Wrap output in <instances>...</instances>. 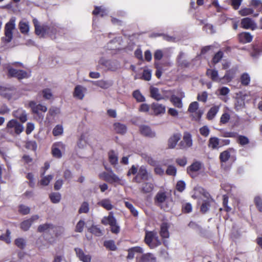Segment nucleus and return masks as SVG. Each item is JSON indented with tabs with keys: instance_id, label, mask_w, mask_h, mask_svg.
I'll return each instance as SVG.
<instances>
[{
	"instance_id": "4",
	"label": "nucleus",
	"mask_w": 262,
	"mask_h": 262,
	"mask_svg": "<svg viewBox=\"0 0 262 262\" xmlns=\"http://www.w3.org/2000/svg\"><path fill=\"white\" fill-rule=\"evenodd\" d=\"M66 145L62 142H57L54 143L52 147V154L53 157L60 158L62 153L65 151Z\"/></svg>"
},
{
	"instance_id": "58",
	"label": "nucleus",
	"mask_w": 262,
	"mask_h": 262,
	"mask_svg": "<svg viewBox=\"0 0 262 262\" xmlns=\"http://www.w3.org/2000/svg\"><path fill=\"white\" fill-rule=\"evenodd\" d=\"M133 97L138 102H143L145 101L144 97L141 94L139 91L136 90L133 92Z\"/></svg>"
},
{
	"instance_id": "15",
	"label": "nucleus",
	"mask_w": 262,
	"mask_h": 262,
	"mask_svg": "<svg viewBox=\"0 0 262 262\" xmlns=\"http://www.w3.org/2000/svg\"><path fill=\"white\" fill-rule=\"evenodd\" d=\"M29 106L33 112L35 114H38L40 112H46L47 111V107L46 106L40 104H36L34 101H31L29 103Z\"/></svg>"
},
{
	"instance_id": "54",
	"label": "nucleus",
	"mask_w": 262,
	"mask_h": 262,
	"mask_svg": "<svg viewBox=\"0 0 262 262\" xmlns=\"http://www.w3.org/2000/svg\"><path fill=\"white\" fill-rule=\"evenodd\" d=\"M63 131V127L61 125H57L53 128L52 133L54 136H59L62 134Z\"/></svg>"
},
{
	"instance_id": "10",
	"label": "nucleus",
	"mask_w": 262,
	"mask_h": 262,
	"mask_svg": "<svg viewBox=\"0 0 262 262\" xmlns=\"http://www.w3.org/2000/svg\"><path fill=\"white\" fill-rule=\"evenodd\" d=\"M241 26L245 29L254 30L256 29V24L253 20L249 17L243 18L241 20Z\"/></svg>"
},
{
	"instance_id": "51",
	"label": "nucleus",
	"mask_w": 262,
	"mask_h": 262,
	"mask_svg": "<svg viewBox=\"0 0 262 262\" xmlns=\"http://www.w3.org/2000/svg\"><path fill=\"white\" fill-rule=\"evenodd\" d=\"M104 246L110 250L115 251L117 247L115 245V242L113 240H108L105 241L104 243Z\"/></svg>"
},
{
	"instance_id": "12",
	"label": "nucleus",
	"mask_w": 262,
	"mask_h": 262,
	"mask_svg": "<svg viewBox=\"0 0 262 262\" xmlns=\"http://www.w3.org/2000/svg\"><path fill=\"white\" fill-rule=\"evenodd\" d=\"M201 167L202 164L200 162H194L187 168V172L192 178H194L196 176V172L201 169Z\"/></svg>"
},
{
	"instance_id": "31",
	"label": "nucleus",
	"mask_w": 262,
	"mask_h": 262,
	"mask_svg": "<svg viewBox=\"0 0 262 262\" xmlns=\"http://www.w3.org/2000/svg\"><path fill=\"white\" fill-rule=\"evenodd\" d=\"M98 205L103 207L107 210H111L113 208L110 200L108 199H102L98 202Z\"/></svg>"
},
{
	"instance_id": "53",
	"label": "nucleus",
	"mask_w": 262,
	"mask_h": 262,
	"mask_svg": "<svg viewBox=\"0 0 262 262\" xmlns=\"http://www.w3.org/2000/svg\"><path fill=\"white\" fill-rule=\"evenodd\" d=\"M53 179V176L52 175L45 176L40 180L39 183L41 185L47 186Z\"/></svg>"
},
{
	"instance_id": "43",
	"label": "nucleus",
	"mask_w": 262,
	"mask_h": 262,
	"mask_svg": "<svg viewBox=\"0 0 262 262\" xmlns=\"http://www.w3.org/2000/svg\"><path fill=\"white\" fill-rule=\"evenodd\" d=\"M89 230L91 233L97 236L103 235L102 231L97 226H92L89 229Z\"/></svg>"
},
{
	"instance_id": "47",
	"label": "nucleus",
	"mask_w": 262,
	"mask_h": 262,
	"mask_svg": "<svg viewBox=\"0 0 262 262\" xmlns=\"http://www.w3.org/2000/svg\"><path fill=\"white\" fill-rule=\"evenodd\" d=\"M238 134L234 132H228L225 130H222L221 136L225 138H236Z\"/></svg>"
},
{
	"instance_id": "39",
	"label": "nucleus",
	"mask_w": 262,
	"mask_h": 262,
	"mask_svg": "<svg viewBox=\"0 0 262 262\" xmlns=\"http://www.w3.org/2000/svg\"><path fill=\"white\" fill-rule=\"evenodd\" d=\"M108 159L112 165H116L118 164V156L114 150H111L108 152Z\"/></svg>"
},
{
	"instance_id": "23",
	"label": "nucleus",
	"mask_w": 262,
	"mask_h": 262,
	"mask_svg": "<svg viewBox=\"0 0 262 262\" xmlns=\"http://www.w3.org/2000/svg\"><path fill=\"white\" fill-rule=\"evenodd\" d=\"M137 177H140L141 179L148 180L151 178V176L148 173L146 167L144 166H141L138 172Z\"/></svg>"
},
{
	"instance_id": "49",
	"label": "nucleus",
	"mask_w": 262,
	"mask_h": 262,
	"mask_svg": "<svg viewBox=\"0 0 262 262\" xmlns=\"http://www.w3.org/2000/svg\"><path fill=\"white\" fill-rule=\"evenodd\" d=\"M89 204L86 202H83L78 210L79 213H86L89 211Z\"/></svg>"
},
{
	"instance_id": "59",
	"label": "nucleus",
	"mask_w": 262,
	"mask_h": 262,
	"mask_svg": "<svg viewBox=\"0 0 262 262\" xmlns=\"http://www.w3.org/2000/svg\"><path fill=\"white\" fill-rule=\"evenodd\" d=\"M125 206L128 208L133 215H134L135 216H137L138 214V211L135 208V207L133 206V205L128 202H125Z\"/></svg>"
},
{
	"instance_id": "40",
	"label": "nucleus",
	"mask_w": 262,
	"mask_h": 262,
	"mask_svg": "<svg viewBox=\"0 0 262 262\" xmlns=\"http://www.w3.org/2000/svg\"><path fill=\"white\" fill-rule=\"evenodd\" d=\"M160 235L163 238H168L169 236L168 230V225L166 223H163L161 226Z\"/></svg>"
},
{
	"instance_id": "6",
	"label": "nucleus",
	"mask_w": 262,
	"mask_h": 262,
	"mask_svg": "<svg viewBox=\"0 0 262 262\" xmlns=\"http://www.w3.org/2000/svg\"><path fill=\"white\" fill-rule=\"evenodd\" d=\"M141 254L137 256L136 262H157V257L155 254L150 252Z\"/></svg>"
},
{
	"instance_id": "35",
	"label": "nucleus",
	"mask_w": 262,
	"mask_h": 262,
	"mask_svg": "<svg viewBox=\"0 0 262 262\" xmlns=\"http://www.w3.org/2000/svg\"><path fill=\"white\" fill-rule=\"evenodd\" d=\"M220 110L219 106H213L210 108L207 114V118L208 120H212L215 116Z\"/></svg>"
},
{
	"instance_id": "34",
	"label": "nucleus",
	"mask_w": 262,
	"mask_h": 262,
	"mask_svg": "<svg viewBox=\"0 0 262 262\" xmlns=\"http://www.w3.org/2000/svg\"><path fill=\"white\" fill-rule=\"evenodd\" d=\"M234 149L230 148L228 150H225L222 152L220 155V159L221 162H227L230 157V154L231 151H234Z\"/></svg>"
},
{
	"instance_id": "52",
	"label": "nucleus",
	"mask_w": 262,
	"mask_h": 262,
	"mask_svg": "<svg viewBox=\"0 0 262 262\" xmlns=\"http://www.w3.org/2000/svg\"><path fill=\"white\" fill-rule=\"evenodd\" d=\"M87 145V141L84 135H81L77 143V146L79 148H84Z\"/></svg>"
},
{
	"instance_id": "36",
	"label": "nucleus",
	"mask_w": 262,
	"mask_h": 262,
	"mask_svg": "<svg viewBox=\"0 0 262 262\" xmlns=\"http://www.w3.org/2000/svg\"><path fill=\"white\" fill-rule=\"evenodd\" d=\"M154 188V184L150 182H146L143 184L141 191L144 193H148L151 192Z\"/></svg>"
},
{
	"instance_id": "1",
	"label": "nucleus",
	"mask_w": 262,
	"mask_h": 262,
	"mask_svg": "<svg viewBox=\"0 0 262 262\" xmlns=\"http://www.w3.org/2000/svg\"><path fill=\"white\" fill-rule=\"evenodd\" d=\"M144 241L151 249L155 248L161 244L157 232L155 231L146 232Z\"/></svg>"
},
{
	"instance_id": "20",
	"label": "nucleus",
	"mask_w": 262,
	"mask_h": 262,
	"mask_svg": "<svg viewBox=\"0 0 262 262\" xmlns=\"http://www.w3.org/2000/svg\"><path fill=\"white\" fill-rule=\"evenodd\" d=\"M150 94L151 97L157 101L164 99V96L160 93L159 89L156 87L151 86L150 88Z\"/></svg>"
},
{
	"instance_id": "55",
	"label": "nucleus",
	"mask_w": 262,
	"mask_h": 262,
	"mask_svg": "<svg viewBox=\"0 0 262 262\" xmlns=\"http://www.w3.org/2000/svg\"><path fill=\"white\" fill-rule=\"evenodd\" d=\"M53 227L52 224L46 223L39 226L37 230L39 232H42L48 231L50 229H52Z\"/></svg>"
},
{
	"instance_id": "11",
	"label": "nucleus",
	"mask_w": 262,
	"mask_h": 262,
	"mask_svg": "<svg viewBox=\"0 0 262 262\" xmlns=\"http://www.w3.org/2000/svg\"><path fill=\"white\" fill-rule=\"evenodd\" d=\"M86 89L80 85L75 86L73 92V97L79 100H82L84 97Z\"/></svg>"
},
{
	"instance_id": "60",
	"label": "nucleus",
	"mask_w": 262,
	"mask_h": 262,
	"mask_svg": "<svg viewBox=\"0 0 262 262\" xmlns=\"http://www.w3.org/2000/svg\"><path fill=\"white\" fill-rule=\"evenodd\" d=\"M245 105V102L243 99L237 98L236 102L235 103V108L238 111L244 107Z\"/></svg>"
},
{
	"instance_id": "29",
	"label": "nucleus",
	"mask_w": 262,
	"mask_h": 262,
	"mask_svg": "<svg viewBox=\"0 0 262 262\" xmlns=\"http://www.w3.org/2000/svg\"><path fill=\"white\" fill-rule=\"evenodd\" d=\"M113 82L112 80H101L96 81L95 84L102 89H106L112 86Z\"/></svg>"
},
{
	"instance_id": "30",
	"label": "nucleus",
	"mask_w": 262,
	"mask_h": 262,
	"mask_svg": "<svg viewBox=\"0 0 262 262\" xmlns=\"http://www.w3.org/2000/svg\"><path fill=\"white\" fill-rule=\"evenodd\" d=\"M181 136L180 134H175L171 136L168 140V146L169 148H173L180 140Z\"/></svg>"
},
{
	"instance_id": "32",
	"label": "nucleus",
	"mask_w": 262,
	"mask_h": 262,
	"mask_svg": "<svg viewBox=\"0 0 262 262\" xmlns=\"http://www.w3.org/2000/svg\"><path fill=\"white\" fill-rule=\"evenodd\" d=\"M220 139L217 137H211L208 141V146L212 149H217L219 147Z\"/></svg>"
},
{
	"instance_id": "50",
	"label": "nucleus",
	"mask_w": 262,
	"mask_h": 262,
	"mask_svg": "<svg viewBox=\"0 0 262 262\" xmlns=\"http://www.w3.org/2000/svg\"><path fill=\"white\" fill-rule=\"evenodd\" d=\"M15 245L19 248L23 249L25 248L26 245V241L24 238H18L15 241Z\"/></svg>"
},
{
	"instance_id": "27",
	"label": "nucleus",
	"mask_w": 262,
	"mask_h": 262,
	"mask_svg": "<svg viewBox=\"0 0 262 262\" xmlns=\"http://www.w3.org/2000/svg\"><path fill=\"white\" fill-rule=\"evenodd\" d=\"M144 250L142 248L140 247H134L132 248H130L128 250V255L127 256V258L132 259L134 257L135 253H143Z\"/></svg>"
},
{
	"instance_id": "8",
	"label": "nucleus",
	"mask_w": 262,
	"mask_h": 262,
	"mask_svg": "<svg viewBox=\"0 0 262 262\" xmlns=\"http://www.w3.org/2000/svg\"><path fill=\"white\" fill-rule=\"evenodd\" d=\"M74 251L77 257L82 262H91L92 256L86 253L82 249L79 248H75Z\"/></svg>"
},
{
	"instance_id": "3",
	"label": "nucleus",
	"mask_w": 262,
	"mask_h": 262,
	"mask_svg": "<svg viewBox=\"0 0 262 262\" xmlns=\"http://www.w3.org/2000/svg\"><path fill=\"white\" fill-rule=\"evenodd\" d=\"M7 68L8 72V75L9 76L16 77L19 80L27 78L31 76L30 72L28 73L24 70H17L12 68L9 65L7 67Z\"/></svg>"
},
{
	"instance_id": "16",
	"label": "nucleus",
	"mask_w": 262,
	"mask_h": 262,
	"mask_svg": "<svg viewBox=\"0 0 262 262\" xmlns=\"http://www.w3.org/2000/svg\"><path fill=\"white\" fill-rule=\"evenodd\" d=\"M39 219L37 215H33L30 219L25 220L20 224V228L24 231H27L31 227L33 222Z\"/></svg>"
},
{
	"instance_id": "5",
	"label": "nucleus",
	"mask_w": 262,
	"mask_h": 262,
	"mask_svg": "<svg viewBox=\"0 0 262 262\" xmlns=\"http://www.w3.org/2000/svg\"><path fill=\"white\" fill-rule=\"evenodd\" d=\"M99 63L104 66L107 70L115 71L120 67L119 63L116 60H107L104 58H101Z\"/></svg>"
},
{
	"instance_id": "18",
	"label": "nucleus",
	"mask_w": 262,
	"mask_h": 262,
	"mask_svg": "<svg viewBox=\"0 0 262 262\" xmlns=\"http://www.w3.org/2000/svg\"><path fill=\"white\" fill-rule=\"evenodd\" d=\"M206 74L213 81L220 82L222 80V78L219 77L218 71L216 70L208 69Z\"/></svg>"
},
{
	"instance_id": "26",
	"label": "nucleus",
	"mask_w": 262,
	"mask_h": 262,
	"mask_svg": "<svg viewBox=\"0 0 262 262\" xmlns=\"http://www.w3.org/2000/svg\"><path fill=\"white\" fill-rule=\"evenodd\" d=\"M116 222H117L112 212H110L108 216L103 217L101 220L102 224L105 225H111L116 223Z\"/></svg>"
},
{
	"instance_id": "21",
	"label": "nucleus",
	"mask_w": 262,
	"mask_h": 262,
	"mask_svg": "<svg viewBox=\"0 0 262 262\" xmlns=\"http://www.w3.org/2000/svg\"><path fill=\"white\" fill-rule=\"evenodd\" d=\"M151 107L156 115L164 114L165 112V106L157 102L153 103L151 105Z\"/></svg>"
},
{
	"instance_id": "44",
	"label": "nucleus",
	"mask_w": 262,
	"mask_h": 262,
	"mask_svg": "<svg viewBox=\"0 0 262 262\" xmlns=\"http://www.w3.org/2000/svg\"><path fill=\"white\" fill-rule=\"evenodd\" d=\"M93 14L94 15L100 14L102 17L107 14V11L102 7H96L93 11Z\"/></svg>"
},
{
	"instance_id": "63",
	"label": "nucleus",
	"mask_w": 262,
	"mask_h": 262,
	"mask_svg": "<svg viewBox=\"0 0 262 262\" xmlns=\"http://www.w3.org/2000/svg\"><path fill=\"white\" fill-rule=\"evenodd\" d=\"M43 97L46 99H50L52 97L51 90L49 89H45L42 92Z\"/></svg>"
},
{
	"instance_id": "57",
	"label": "nucleus",
	"mask_w": 262,
	"mask_h": 262,
	"mask_svg": "<svg viewBox=\"0 0 262 262\" xmlns=\"http://www.w3.org/2000/svg\"><path fill=\"white\" fill-rule=\"evenodd\" d=\"M142 157L150 165L154 166L156 164V161L152 158L147 154H142Z\"/></svg>"
},
{
	"instance_id": "14",
	"label": "nucleus",
	"mask_w": 262,
	"mask_h": 262,
	"mask_svg": "<svg viewBox=\"0 0 262 262\" xmlns=\"http://www.w3.org/2000/svg\"><path fill=\"white\" fill-rule=\"evenodd\" d=\"M16 93L13 88L0 87V94L4 97L10 99Z\"/></svg>"
},
{
	"instance_id": "61",
	"label": "nucleus",
	"mask_w": 262,
	"mask_h": 262,
	"mask_svg": "<svg viewBox=\"0 0 262 262\" xmlns=\"http://www.w3.org/2000/svg\"><path fill=\"white\" fill-rule=\"evenodd\" d=\"M200 133L202 136L206 137L210 133V129L207 126H204L200 128Z\"/></svg>"
},
{
	"instance_id": "64",
	"label": "nucleus",
	"mask_w": 262,
	"mask_h": 262,
	"mask_svg": "<svg viewBox=\"0 0 262 262\" xmlns=\"http://www.w3.org/2000/svg\"><path fill=\"white\" fill-rule=\"evenodd\" d=\"M230 116L227 113H224L220 118V123L222 124H226L230 120Z\"/></svg>"
},
{
	"instance_id": "24",
	"label": "nucleus",
	"mask_w": 262,
	"mask_h": 262,
	"mask_svg": "<svg viewBox=\"0 0 262 262\" xmlns=\"http://www.w3.org/2000/svg\"><path fill=\"white\" fill-rule=\"evenodd\" d=\"M238 39L243 43H248L252 41L253 36L249 32H243L239 35Z\"/></svg>"
},
{
	"instance_id": "13",
	"label": "nucleus",
	"mask_w": 262,
	"mask_h": 262,
	"mask_svg": "<svg viewBox=\"0 0 262 262\" xmlns=\"http://www.w3.org/2000/svg\"><path fill=\"white\" fill-rule=\"evenodd\" d=\"M140 131L142 135L148 138H154L156 135L155 132L152 130L149 126L147 125H143L140 126Z\"/></svg>"
},
{
	"instance_id": "41",
	"label": "nucleus",
	"mask_w": 262,
	"mask_h": 262,
	"mask_svg": "<svg viewBox=\"0 0 262 262\" xmlns=\"http://www.w3.org/2000/svg\"><path fill=\"white\" fill-rule=\"evenodd\" d=\"M19 28L20 32L23 34H27L29 31V23L22 20L19 23Z\"/></svg>"
},
{
	"instance_id": "62",
	"label": "nucleus",
	"mask_w": 262,
	"mask_h": 262,
	"mask_svg": "<svg viewBox=\"0 0 262 262\" xmlns=\"http://www.w3.org/2000/svg\"><path fill=\"white\" fill-rule=\"evenodd\" d=\"M199 108V103L196 102L191 103L188 107V111L190 113L195 112Z\"/></svg>"
},
{
	"instance_id": "2",
	"label": "nucleus",
	"mask_w": 262,
	"mask_h": 262,
	"mask_svg": "<svg viewBox=\"0 0 262 262\" xmlns=\"http://www.w3.org/2000/svg\"><path fill=\"white\" fill-rule=\"evenodd\" d=\"M33 23L35 27V33L38 35L43 36L46 34L51 35L55 33V30L53 28L44 25L40 26L36 18L33 19Z\"/></svg>"
},
{
	"instance_id": "28",
	"label": "nucleus",
	"mask_w": 262,
	"mask_h": 262,
	"mask_svg": "<svg viewBox=\"0 0 262 262\" xmlns=\"http://www.w3.org/2000/svg\"><path fill=\"white\" fill-rule=\"evenodd\" d=\"M219 92L220 95L222 96L221 99L225 102H227L229 100L228 95L230 93L229 89L226 86H223L219 89Z\"/></svg>"
},
{
	"instance_id": "33",
	"label": "nucleus",
	"mask_w": 262,
	"mask_h": 262,
	"mask_svg": "<svg viewBox=\"0 0 262 262\" xmlns=\"http://www.w3.org/2000/svg\"><path fill=\"white\" fill-rule=\"evenodd\" d=\"M194 194L192 195L193 198H197L200 195L199 194L204 195L205 198H208L209 195V193L206 192L202 187H197L194 189Z\"/></svg>"
},
{
	"instance_id": "19",
	"label": "nucleus",
	"mask_w": 262,
	"mask_h": 262,
	"mask_svg": "<svg viewBox=\"0 0 262 262\" xmlns=\"http://www.w3.org/2000/svg\"><path fill=\"white\" fill-rule=\"evenodd\" d=\"M192 141L191 138V136L189 134H186L184 135L183 138V140L180 143V145L181 148H185L189 147L192 146Z\"/></svg>"
},
{
	"instance_id": "25",
	"label": "nucleus",
	"mask_w": 262,
	"mask_h": 262,
	"mask_svg": "<svg viewBox=\"0 0 262 262\" xmlns=\"http://www.w3.org/2000/svg\"><path fill=\"white\" fill-rule=\"evenodd\" d=\"M167 199V196L165 192L159 191L157 193L155 197V202L162 207V204Z\"/></svg>"
},
{
	"instance_id": "22",
	"label": "nucleus",
	"mask_w": 262,
	"mask_h": 262,
	"mask_svg": "<svg viewBox=\"0 0 262 262\" xmlns=\"http://www.w3.org/2000/svg\"><path fill=\"white\" fill-rule=\"evenodd\" d=\"M13 116L20 120L22 122H25L27 120L26 112L23 109H18L13 112Z\"/></svg>"
},
{
	"instance_id": "45",
	"label": "nucleus",
	"mask_w": 262,
	"mask_h": 262,
	"mask_svg": "<svg viewBox=\"0 0 262 262\" xmlns=\"http://www.w3.org/2000/svg\"><path fill=\"white\" fill-rule=\"evenodd\" d=\"M250 81V75L247 73H243L241 76V82L243 85H248Z\"/></svg>"
},
{
	"instance_id": "48",
	"label": "nucleus",
	"mask_w": 262,
	"mask_h": 262,
	"mask_svg": "<svg viewBox=\"0 0 262 262\" xmlns=\"http://www.w3.org/2000/svg\"><path fill=\"white\" fill-rule=\"evenodd\" d=\"M237 143H238L242 146L247 145L249 143V140L248 138L245 136L237 135Z\"/></svg>"
},
{
	"instance_id": "37",
	"label": "nucleus",
	"mask_w": 262,
	"mask_h": 262,
	"mask_svg": "<svg viewBox=\"0 0 262 262\" xmlns=\"http://www.w3.org/2000/svg\"><path fill=\"white\" fill-rule=\"evenodd\" d=\"M121 179L113 171L112 169H110V172L108 176L107 182L110 183H119Z\"/></svg>"
},
{
	"instance_id": "42",
	"label": "nucleus",
	"mask_w": 262,
	"mask_h": 262,
	"mask_svg": "<svg viewBox=\"0 0 262 262\" xmlns=\"http://www.w3.org/2000/svg\"><path fill=\"white\" fill-rule=\"evenodd\" d=\"M170 100L176 107L180 108L182 107L183 104L182 100L179 97L175 95H172L170 97Z\"/></svg>"
},
{
	"instance_id": "46",
	"label": "nucleus",
	"mask_w": 262,
	"mask_h": 262,
	"mask_svg": "<svg viewBox=\"0 0 262 262\" xmlns=\"http://www.w3.org/2000/svg\"><path fill=\"white\" fill-rule=\"evenodd\" d=\"M50 198L53 203H58L61 200V195L58 192H53L50 194Z\"/></svg>"
},
{
	"instance_id": "7",
	"label": "nucleus",
	"mask_w": 262,
	"mask_h": 262,
	"mask_svg": "<svg viewBox=\"0 0 262 262\" xmlns=\"http://www.w3.org/2000/svg\"><path fill=\"white\" fill-rule=\"evenodd\" d=\"M14 28L15 20L11 19L6 24L5 26V37L4 38V39L7 42L11 41L13 36L12 31Z\"/></svg>"
},
{
	"instance_id": "38",
	"label": "nucleus",
	"mask_w": 262,
	"mask_h": 262,
	"mask_svg": "<svg viewBox=\"0 0 262 262\" xmlns=\"http://www.w3.org/2000/svg\"><path fill=\"white\" fill-rule=\"evenodd\" d=\"M114 129L118 134H123L126 132V127L125 125L120 123H116L114 124Z\"/></svg>"
},
{
	"instance_id": "56",
	"label": "nucleus",
	"mask_w": 262,
	"mask_h": 262,
	"mask_svg": "<svg viewBox=\"0 0 262 262\" xmlns=\"http://www.w3.org/2000/svg\"><path fill=\"white\" fill-rule=\"evenodd\" d=\"M239 14L242 16H247L253 14L254 10L249 8H244L239 11Z\"/></svg>"
},
{
	"instance_id": "17",
	"label": "nucleus",
	"mask_w": 262,
	"mask_h": 262,
	"mask_svg": "<svg viewBox=\"0 0 262 262\" xmlns=\"http://www.w3.org/2000/svg\"><path fill=\"white\" fill-rule=\"evenodd\" d=\"M121 37H118L111 40L107 44V49L111 50H119L120 48Z\"/></svg>"
},
{
	"instance_id": "9",
	"label": "nucleus",
	"mask_w": 262,
	"mask_h": 262,
	"mask_svg": "<svg viewBox=\"0 0 262 262\" xmlns=\"http://www.w3.org/2000/svg\"><path fill=\"white\" fill-rule=\"evenodd\" d=\"M8 129H14V132L17 134H20L24 130L23 125L18 123L16 120H11L7 125Z\"/></svg>"
}]
</instances>
